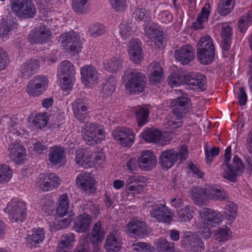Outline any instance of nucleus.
Wrapping results in <instances>:
<instances>
[{
  "label": "nucleus",
  "instance_id": "nucleus-32",
  "mask_svg": "<svg viewBox=\"0 0 252 252\" xmlns=\"http://www.w3.org/2000/svg\"><path fill=\"white\" fill-rule=\"evenodd\" d=\"M91 156V151L87 148L79 149L76 151V162L80 166L86 167L88 165L91 166L92 160Z\"/></svg>",
  "mask_w": 252,
  "mask_h": 252
},
{
  "label": "nucleus",
  "instance_id": "nucleus-56",
  "mask_svg": "<svg viewBox=\"0 0 252 252\" xmlns=\"http://www.w3.org/2000/svg\"><path fill=\"white\" fill-rule=\"evenodd\" d=\"M89 32L94 37L103 34L105 32L103 26L99 24L92 25L89 27Z\"/></svg>",
  "mask_w": 252,
  "mask_h": 252
},
{
  "label": "nucleus",
  "instance_id": "nucleus-44",
  "mask_svg": "<svg viewBox=\"0 0 252 252\" xmlns=\"http://www.w3.org/2000/svg\"><path fill=\"white\" fill-rule=\"evenodd\" d=\"M89 0H73L72 9L78 13H85L89 8Z\"/></svg>",
  "mask_w": 252,
  "mask_h": 252
},
{
  "label": "nucleus",
  "instance_id": "nucleus-38",
  "mask_svg": "<svg viewBox=\"0 0 252 252\" xmlns=\"http://www.w3.org/2000/svg\"><path fill=\"white\" fill-rule=\"evenodd\" d=\"M137 125L139 127L144 126L148 121L149 112L146 107H138L134 111Z\"/></svg>",
  "mask_w": 252,
  "mask_h": 252
},
{
  "label": "nucleus",
  "instance_id": "nucleus-24",
  "mask_svg": "<svg viewBox=\"0 0 252 252\" xmlns=\"http://www.w3.org/2000/svg\"><path fill=\"white\" fill-rule=\"evenodd\" d=\"M76 183L78 187L90 193H94L96 190L94 180L89 173L84 172L80 173L76 178Z\"/></svg>",
  "mask_w": 252,
  "mask_h": 252
},
{
  "label": "nucleus",
  "instance_id": "nucleus-57",
  "mask_svg": "<svg viewBox=\"0 0 252 252\" xmlns=\"http://www.w3.org/2000/svg\"><path fill=\"white\" fill-rule=\"evenodd\" d=\"M74 77L60 76L61 86L63 91L71 89L72 87V80Z\"/></svg>",
  "mask_w": 252,
  "mask_h": 252
},
{
  "label": "nucleus",
  "instance_id": "nucleus-52",
  "mask_svg": "<svg viewBox=\"0 0 252 252\" xmlns=\"http://www.w3.org/2000/svg\"><path fill=\"white\" fill-rule=\"evenodd\" d=\"M72 220L73 219L70 217L63 219V217L58 216V218L55 220L54 222L55 229L60 230L66 228L71 223Z\"/></svg>",
  "mask_w": 252,
  "mask_h": 252
},
{
  "label": "nucleus",
  "instance_id": "nucleus-45",
  "mask_svg": "<svg viewBox=\"0 0 252 252\" xmlns=\"http://www.w3.org/2000/svg\"><path fill=\"white\" fill-rule=\"evenodd\" d=\"M116 80L113 77H109L104 83L102 88V93L105 96L112 94L115 90Z\"/></svg>",
  "mask_w": 252,
  "mask_h": 252
},
{
  "label": "nucleus",
  "instance_id": "nucleus-27",
  "mask_svg": "<svg viewBox=\"0 0 252 252\" xmlns=\"http://www.w3.org/2000/svg\"><path fill=\"white\" fill-rule=\"evenodd\" d=\"M39 61L32 59L23 63L20 68L21 76L24 78H29L35 74L39 68Z\"/></svg>",
  "mask_w": 252,
  "mask_h": 252
},
{
  "label": "nucleus",
  "instance_id": "nucleus-29",
  "mask_svg": "<svg viewBox=\"0 0 252 252\" xmlns=\"http://www.w3.org/2000/svg\"><path fill=\"white\" fill-rule=\"evenodd\" d=\"M92 223L91 217L87 214L79 215L74 223V229L78 233H82L89 229Z\"/></svg>",
  "mask_w": 252,
  "mask_h": 252
},
{
  "label": "nucleus",
  "instance_id": "nucleus-46",
  "mask_svg": "<svg viewBox=\"0 0 252 252\" xmlns=\"http://www.w3.org/2000/svg\"><path fill=\"white\" fill-rule=\"evenodd\" d=\"M234 4L224 0H220L218 3L217 11L221 16L229 14L233 10Z\"/></svg>",
  "mask_w": 252,
  "mask_h": 252
},
{
  "label": "nucleus",
  "instance_id": "nucleus-37",
  "mask_svg": "<svg viewBox=\"0 0 252 252\" xmlns=\"http://www.w3.org/2000/svg\"><path fill=\"white\" fill-rule=\"evenodd\" d=\"M59 76L74 77L75 70L73 65L68 61H63L58 70Z\"/></svg>",
  "mask_w": 252,
  "mask_h": 252
},
{
  "label": "nucleus",
  "instance_id": "nucleus-22",
  "mask_svg": "<svg viewBox=\"0 0 252 252\" xmlns=\"http://www.w3.org/2000/svg\"><path fill=\"white\" fill-rule=\"evenodd\" d=\"M174 55L176 59L182 64H188L194 58V50L190 45H184L176 50Z\"/></svg>",
  "mask_w": 252,
  "mask_h": 252
},
{
  "label": "nucleus",
  "instance_id": "nucleus-49",
  "mask_svg": "<svg viewBox=\"0 0 252 252\" xmlns=\"http://www.w3.org/2000/svg\"><path fill=\"white\" fill-rule=\"evenodd\" d=\"M75 242V235L72 233H68L62 235L59 244L70 249L74 246Z\"/></svg>",
  "mask_w": 252,
  "mask_h": 252
},
{
  "label": "nucleus",
  "instance_id": "nucleus-36",
  "mask_svg": "<svg viewBox=\"0 0 252 252\" xmlns=\"http://www.w3.org/2000/svg\"><path fill=\"white\" fill-rule=\"evenodd\" d=\"M59 204L57 208L56 212L58 216L63 217L68 213L69 208V202L68 196L63 194L60 196Z\"/></svg>",
  "mask_w": 252,
  "mask_h": 252
},
{
  "label": "nucleus",
  "instance_id": "nucleus-10",
  "mask_svg": "<svg viewBox=\"0 0 252 252\" xmlns=\"http://www.w3.org/2000/svg\"><path fill=\"white\" fill-rule=\"evenodd\" d=\"M52 35V32L44 25L35 27L30 32L29 42L32 44H43L48 41Z\"/></svg>",
  "mask_w": 252,
  "mask_h": 252
},
{
  "label": "nucleus",
  "instance_id": "nucleus-33",
  "mask_svg": "<svg viewBox=\"0 0 252 252\" xmlns=\"http://www.w3.org/2000/svg\"><path fill=\"white\" fill-rule=\"evenodd\" d=\"M223 209V217L228 221V224H231L237 216V205L233 202L227 201Z\"/></svg>",
  "mask_w": 252,
  "mask_h": 252
},
{
  "label": "nucleus",
  "instance_id": "nucleus-60",
  "mask_svg": "<svg viewBox=\"0 0 252 252\" xmlns=\"http://www.w3.org/2000/svg\"><path fill=\"white\" fill-rule=\"evenodd\" d=\"M210 5L209 3L205 4L200 14L197 16L198 20L206 21L210 13Z\"/></svg>",
  "mask_w": 252,
  "mask_h": 252
},
{
  "label": "nucleus",
  "instance_id": "nucleus-16",
  "mask_svg": "<svg viewBox=\"0 0 252 252\" xmlns=\"http://www.w3.org/2000/svg\"><path fill=\"white\" fill-rule=\"evenodd\" d=\"M185 79L187 84L191 89L202 91L206 88V77L200 73L190 72L185 75Z\"/></svg>",
  "mask_w": 252,
  "mask_h": 252
},
{
  "label": "nucleus",
  "instance_id": "nucleus-20",
  "mask_svg": "<svg viewBox=\"0 0 252 252\" xmlns=\"http://www.w3.org/2000/svg\"><path fill=\"white\" fill-rule=\"evenodd\" d=\"M126 233L135 236L144 237L149 233L145 223L138 220H131L126 225Z\"/></svg>",
  "mask_w": 252,
  "mask_h": 252
},
{
  "label": "nucleus",
  "instance_id": "nucleus-8",
  "mask_svg": "<svg viewBox=\"0 0 252 252\" xmlns=\"http://www.w3.org/2000/svg\"><path fill=\"white\" fill-rule=\"evenodd\" d=\"M6 209L12 222H22L26 218V203L23 201H11L8 203Z\"/></svg>",
  "mask_w": 252,
  "mask_h": 252
},
{
  "label": "nucleus",
  "instance_id": "nucleus-35",
  "mask_svg": "<svg viewBox=\"0 0 252 252\" xmlns=\"http://www.w3.org/2000/svg\"><path fill=\"white\" fill-rule=\"evenodd\" d=\"M45 238V231L41 228H34L32 231V234L28 235L27 243L31 246L42 242Z\"/></svg>",
  "mask_w": 252,
  "mask_h": 252
},
{
  "label": "nucleus",
  "instance_id": "nucleus-12",
  "mask_svg": "<svg viewBox=\"0 0 252 252\" xmlns=\"http://www.w3.org/2000/svg\"><path fill=\"white\" fill-rule=\"evenodd\" d=\"M80 72L82 82L85 86L90 87L98 82L100 74L94 66L85 65L81 68Z\"/></svg>",
  "mask_w": 252,
  "mask_h": 252
},
{
  "label": "nucleus",
  "instance_id": "nucleus-21",
  "mask_svg": "<svg viewBox=\"0 0 252 252\" xmlns=\"http://www.w3.org/2000/svg\"><path fill=\"white\" fill-rule=\"evenodd\" d=\"M182 239V246L189 249V252H201L204 249L202 240L191 234L186 235Z\"/></svg>",
  "mask_w": 252,
  "mask_h": 252
},
{
  "label": "nucleus",
  "instance_id": "nucleus-54",
  "mask_svg": "<svg viewBox=\"0 0 252 252\" xmlns=\"http://www.w3.org/2000/svg\"><path fill=\"white\" fill-rule=\"evenodd\" d=\"M109 2L113 8L117 12H122L127 7L126 0H111Z\"/></svg>",
  "mask_w": 252,
  "mask_h": 252
},
{
  "label": "nucleus",
  "instance_id": "nucleus-61",
  "mask_svg": "<svg viewBox=\"0 0 252 252\" xmlns=\"http://www.w3.org/2000/svg\"><path fill=\"white\" fill-rule=\"evenodd\" d=\"M132 28L126 24H121L120 33L124 39H127L131 34Z\"/></svg>",
  "mask_w": 252,
  "mask_h": 252
},
{
  "label": "nucleus",
  "instance_id": "nucleus-43",
  "mask_svg": "<svg viewBox=\"0 0 252 252\" xmlns=\"http://www.w3.org/2000/svg\"><path fill=\"white\" fill-rule=\"evenodd\" d=\"M122 63L123 61L121 58L113 57L104 64V68L109 72H116L122 69Z\"/></svg>",
  "mask_w": 252,
  "mask_h": 252
},
{
  "label": "nucleus",
  "instance_id": "nucleus-2",
  "mask_svg": "<svg viewBox=\"0 0 252 252\" xmlns=\"http://www.w3.org/2000/svg\"><path fill=\"white\" fill-rule=\"evenodd\" d=\"M215 48L213 39L209 36L202 37L198 41L197 57L200 63L204 65L212 63L215 58Z\"/></svg>",
  "mask_w": 252,
  "mask_h": 252
},
{
  "label": "nucleus",
  "instance_id": "nucleus-7",
  "mask_svg": "<svg viewBox=\"0 0 252 252\" xmlns=\"http://www.w3.org/2000/svg\"><path fill=\"white\" fill-rule=\"evenodd\" d=\"M11 7L19 17L32 18L36 13V7L32 0H11Z\"/></svg>",
  "mask_w": 252,
  "mask_h": 252
},
{
  "label": "nucleus",
  "instance_id": "nucleus-26",
  "mask_svg": "<svg viewBox=\"0 0 252 252\" xmlns=\"http://www.w3.org/2000/svg\"><path fill=\"white\" fill-rule=\"evenodd\" d=\"M221 38L222 39L220 46L222 49V55L225 58L228 57L229 51L231 44V39L232 36V29L227 26L222 27L220 33Z\"/></svg>",
  "mask_w": 252,
  "mask_h": 252
},
{
  "label": "nucleus",
  "instance_id": "nucleus-15",
  "mask_svg": "<svg viewBox=\"0 0 252 252\" xmlns=\"http://www.w3.org/2000/svg\"><path fill=\"white\" fill-rule=\"evenodd\" d=\"M87 236H88L87 239L88 246L90 247L91 245H92L94 248H97L98 245L101 243L105 236L104 232L101 229V224L99 221L94 223L91 233L84 235L82 239L86 238Z\"/></svg>",
  "mask_w": 252,
  "mask_h": 252
},
{
  "label": "nucleus",
  "instance_id": "nucleus-1",
  "mask_svg": "<svg viewBox=\"0 0 252 252\" xmlns=\"http://www.w3.org/2000/svg\"><path fill=\"white\" fill-rule=\"evenodd\" d=\"M231 147L228 146L225 150L224 155V162L222 167L225 166L226 169H224L222 174L223 178L226 179L231 182H235L236 176L241 175L244 172V166L241 160L236 155L233 158V165L231 166L229 163L231 159Z\"/></svg>",
  "mask_w": 252,
  "mask_h": 252
},
{
  "label": "nucleus",
  "instance_id": "nucleus-5",
  "mask_svg": "<svg viewBox=\"0 0 252 252\" xmlns=\"http://www.w3.org/2000/svg\"><path fill=\"white\" fill-rule=\"evenodd\" d=\"M147 207H151L150 216L158 222L169 224L173 218V213L171 209L162 203L156 204L148 202Z\"/></svg>",
  "mask_w": 252,
  "mask_h": 252
},
{
  "label": "nucleus",
  "instance_id": "nucleus-63",
  "mask_svg": "<svg viewBox=\"0 0 252 252\" xmlns=\"http://www.w3.org/2000/svg\"><path fill=\"white\" fill-rule=\"evenodd\" d=\"M198 232L204 239H208L211 235V231L205 223H203L198 227Z\"/></svg>",
  "mask_w": 252,
  "mask_h": 252
},
{
  "label": "nucleus",
  "instance_id": "nucleus-59",
  "mask_svg": "<svg viewBox=\"0 0 252 252\" xmlns=\"http://www.w3.org/2000/svg\"><path fill=\"white\" fill-rule=\"evenodd\" d=\"M46 178H49L48 182L49 184V189L57 188L60 184L59 177L54 173L46 174Z\"/></svg>",
  "mask_w": 252,
  "mask_h": 252
},
{
  "label": "nucleus",
  "instance_id": "nucleus-58",
  "mask_svg": "<svg viewBox=\"0 0 252 252\" xmlns=\"http://www.w3.org/2000/svg\"><path fill=\"white\" fill-rule=\"evenodd\" d=\"M12 30V25L10 23L7 21L2 22L0 24V38L8 36Z\"/></svg>",
  "mask_w": 252,
  "mask_h": 252
},
{
  "label": "nucleus",
  "instance_id": "nucleus-30",
  "mask_svg": "<svg viewBox=\"0 0 252 252\" xmlns=\"http://www.w3.org/2000/svg\"><path fill=\"white\" fill-rule=\"evenodd\" d=\"M200 215L201 218L211 226H214L220 220V216L218 212L210 208H202L200 211Z\"/></svg>",
  "mask_w": 252,
  "mask_h": 252
},
{
  "label": "nucleus",
  "instance_id": "nucleus-48",
  "mask_svg": "<svg viewBox=\"0 0 252 252\" xmlns=\"http://www.w3.org/2000/svg\"><path fill=\"white\" fill-rule=\"evenodd\" d=\"M48 121L47 113H39L36 115L32 123L35 126L41 129L47 126Z\"/></svg>",
  "mask_w": 252,
  "mask_h": 252
},
{
  "label": "nucleus",
  "instance_id": "nucleus-50",
  "mask_svg": "<svg viewBox=\"0 0 252 252\" xmlns=\"http://www.w3.org/2000/svg\"><path fill=\"white\" fill-rule=\"evenodd\" d=\"M133 17L138 21H149L150 19V12L145 8H137L133 13Z\"/></svg>",
  "mask_w": 252,
  "mask_h": 252
},
{
  "label": "nucleus",
  "instance_id": "nucleus-42",
  "mask_svg": "<svg viewBox=\"0 0 252 252\" xmlns=\"http://www.w3.org/2000/svg\"><path fill=\"white\" fill-rule=\"evenodd\" d=\"M157 69L158 70H153L152 65H148V71L150 74L149 81L154 84H156L159 82L163 74L162 68L160 64H158Z\"/></svg>",
  "mask_w": 252,
  "mask_h": 252
},
{
  "label": "nucleus",
  "instance_id": "nucleus-40",
  "mask_svg": "<svg viewBox=\"0 0 252 252\" xmlns=\"http://www.w3.org/2000/svg\"><path fill=\"white\" fill-rule=\"evenodd\" d=\"M156 249L159 252H175L174 244L169 242L165 239L159 238L157 240L155 244Z\"/></svg>",
  "mask_w": 252,
  "mask_h": 252
},
{
  "label": "nucleus",
  "instance_id": "nucleus-13",
  "mask_svg": "<svg viewBox=\"0 0 252 252\" xmlns=\"http://www.w3.org/2000/svg\"><path fill=\"white\" fill-rule=\"evenodd\" d=\"M62 44L65 46L66 49H69V53L71 55L78 53L82 48L81 44L77 35L74 33L66 32L62 34L60 36Z\"/></svg>",
  "mask_w": 252,
  "mask_h": 252
},
{
  "label": "nucleus",
  "instance_id": "nucleus-47",
  "mask_svg": "<svg viewBox=\"0 0 252 252\" xmlns=\"http://www.w3.org/2000/svg\"><path fill=\"white\" fill-rule=\"evenodd\" d=\"M12 176V170L5 164H0V184L8 182Z\"/></svg>",
  "mask_w": 252,
  "mask_h": 252
},
{
  "label": "nucleus",
  "instance_id": "nucleus-28",
  "mask_svg": "<svg viewBox=\"0 0 252 252\" xmlns=\"http://www.w3.org/2000/svg\"><path fill=\"white\" fill-rule=\"evenodd\" d=\"M65 158V152L62 146H55L50 148L48 160L53 165L61 163Z\"/></svg>",
  "mask_w": 252,
  "mask_h": 252
},
{
  "label": "nucleus",
  "instance_id": "nucleus-6",
  "mask_svg": "<svg viewBox=\"0 0 252 252\" xmlns=\"http://www.w3.org/2000/svg\"><path fill=\"white\" fill-rule=\"evenodd\" d=\"M82 137L89 145L100 143L105 137L104 131L94 123H86L82 129Z\"/></svg>",
  "mask_w": 252,
  "mask_h": 252
},
{
  "label": "nucleus",
  "instance_id": "nucleus-19",
  "mask_svg": "<svg viewBox=\"0 0 252 252\" xmlns=\"http://www.w3.org/2000/svg\"><path fill=\"white\" fill-rule=\"evenodd\" d=\"M157 163L156 156L149 150L143 151L138 160L139 167L144 171H149L154 168Z\"/></svg>",
  "mask_w": 252,
  "mask_h": 252
},
{
  "label": "nucleus",
  "instance_id": "nucleus-41",
  "mask_svg": "<svg viewBox=\"0 0 252 252\" xmlns=\"http://www.w3.org/2000/svg\"><path fill=\"white\" fill-rule=\"evenodd\" d=\"M177 211L178 212V219L182 222L189 221L193 217L194 211L192 207L189 206H184Z\"/></svg>",
  "mask_w": 252,
  "mask_h": 252
},
{
  "label": "nucleus",
  "instance_id": "nucleus-9",
  "mask_svg": "<svg viewBox=\"0 0 252 252\" xmlns=\"http://www.w3.org/2000/svg\"><path fill=\"white\" fill-rule=\"evenodd\" d=\"M48 83V79L45 76H35L28 82L26 91L30 95L38 96L46 91Z\"/></svg>",
  "mask_w": 252,
  "mask_h": 252
},
{
  "label": "nucleus",
  "instance_id": "nucleus-17",
  "mask_svg": "<svg viewBox=\"0 0 252 252\" xmlns=\"http://www.w3.org/2000/svg\"><path fill=\"white\" fill-rule=\"evenodd\" d=\"M141 42L137 38L132 39L128 44L127 52L131 61L139 63L143 59Z\"/></svg>",
  "mask_w": 252,
  "mask_h": 252
},
{
  "label": "nucleus",
  "instance_id": "nucleus-25",
  "mask_svg": "<svg viewBox=\"0 0 252 252\" xmlns=\"http://www.w3.org/2000/svg\"><path fill=\"white\" fill-rule=\"evenodd\" d=\"M144 29L147 36L153 40L155 44L158 45L162 44L164 41L163 35L157 24L150 23L145 26Z\"/></svg>",
  "mask_w": 252,
  "mask_h": 252
},
{
  "label": "nucleus",
  "instance_id": "nucleus-64",
  "mask_svg": "<svg viewBox=\"0 0 252 252\" xmlns=\"http://www.w3.org/2000/svg\"><path fill=\"white\" fill-rule=\"evenodd\" d=\"M88 236L84 239H82L80 245L76 247L74 252H90V248L88 246L87 239Z\"/></svg>",
  "mask_w": 252,
  "mask_h": 252
},
{
  "label": "nucleus",
  "instance_id": "nucleus-62",
  "mask_svg": "<svg viewBox=\"0 0 252 252\" xmlns=\"http://www.w3.org/2000/svg\"><path fill=\"white\" fill-rule=\"evenodd\" d=\"M229 231L227 228H219L217 230L216 240L219 242L224 241L228 239Z\"/></svg>",
  "mask_w": 252,
  "mask_h": 252
},
{
  "label": "nucleus",
  "instance_id": "nucleus-3",
  "mask_svg": "<svg viewBox=\"0 0 252 252\" xmlns=\"http://www.w3.org/2000/svg\"><path fill=\"white\" fill-rule=\"evenodd\" d=\"M123 77L128 79L126 89L131 93L139 94L144 91L147 83L144 74L130 69L125 72Z\"/></svg>",
  "mask_w": 252,
  "mask_h": 252
},
{
  "label": "nucleus",
  "instance_id": "nucleus-4",
  "mask_svg": "<svg viewBox=\"0 0 252 252\" xmlns=\"http://www.w3.org/2000/svg\"><path fill=\"white\" fill-rule=\"evenodd\" d=\"M188 150L186 147H182L179 152L174 149L163 151L159 157V163L162 168L170 169L179 158L181 162L185 160L188 157Z\"/></svg>",
  "mask_w": 252,
  "mask_h": 252
},
{
  "label": "nucleus",
  "instance_id": "nucleus-55",
  "mask_svg": "<svg viewBox=\"0 0 252 252\" xmlns=\"http://www.w3.org/2000/svg\"><path fill=\"white\" fill-rule=\"evenodd\" d=\"M48 179L46 178V174H40L36 181V186L42 191H48L49 190V184L48 182Z\"/></svg>",
  "mask_w": 252,
  "mask_h": 252
},
{
  "label": "nucleus",
  "instance_id": "nucleus-39",
  "mask_svg": "<svg viewBox=\"0 0 252 252\" xmlns=\"http://www.w3.org/2000/svg\"><path fill=\"white\" fill-rule=\"evenodd\" d=\"M142 136L146 142L157 143L161 140V132L158 129H148L143 131Z\"/></svg>",
  "mask_w": 252,
  "mask_h": 252
},
{
  "label": "nucleus",
  "instance_id": "nucleus-51",
  "mask_svg": "<svg viewBox=\"0 0 252 252\" xmlns=\"http://www.w3.org/2000/svg\"><path fill=\"white\" fill-rule=\"evenodd\" d=\"M173 106H175L182 110L186 111L189 108L190 103V100L187 97H179L173 100L172 102Z\"/></svg>",
  "mask_w": 252,
  "mask_h": 252
},
{
  "label": "nucleus",
  "instance_id": "nucleus-14",
  "mask_svg": "<svg viewBox=\"0 0 252 252\" xmlns=\"http://www.w3.org/2000/svg\"><path fill=\"white\" fill-rule=\"evenodd\" d=\"M123 244L121 233L116 230L110 232L105 240L104 248L108 252H118Z\"/></svg>",
  "mask_w": 252,
  "mask_h": 252
},
{
  "label": "nucleus",
  "instance_id": "nucleus-23",
  "mask_svg": "<svg viewBox=\"0 0 252 252\" xmlns=\"http://www.w3.org/2000/svg\"><path fill=\"white\" fill-rule=\"evenodd\" d=\"M209 185L205 187L194 186L191 192V198L194 203L198 206H202L206 204L207 201L210 199L209 198Z\"/></svg>",
  "mask_w": 252,
  "mask_h": 252
},
{
  "label": "nucleus",
  "instance_id": "nucleus-53",
  "mask_svg": "<svg viewBox=\"0 0 252 252\" xmlns=\"http://www.w3.org/2000/svg\"><path fill=\"white\" fill-rule=\"evenodd\" d=\"M183 77L178 73H172L167 78V82L171 87L181 85L183 82Z\"/></svg>",
  "mask_w": 252,
  "mask_h": 252
},
{
  "label": "nucleus",
  "instance_id": "nucleus-11",
  "mask_svg": "<svg viewBox=\"0 0 252 252\" xmlns=\"http://www.w3.org/2000/svg\"><path fill=\"white\" fill-rule=\"evenodd\" d=\"M117 143L124 147H130L134 142V134L132 130L125 127H118L112 132Z\"/></svg>",
  "mask_w": 252,
  "mask_h": 252
},
{
  "label": "nucleus",
  "instance_id": "nucleus-31",
  "mask_svg": "<svg viewBox=\"0 0 252 252\" xmlns=\"http://www.w3.org/2000/svg\"><path fill=\"white\" fill-rule=\"evenodd\" d=\"M72 109L75 117L80 122H84L88 117V107L80 100H76L73 103Z\"/></svg>",
  "mask_w": 252,
  "mask_h": 252
},
{
  "label": "nucleus",
  "instance_id": "nucleus-34",
  "mask_svg": "<svg viewBox=\"0 0 252 252\" xmlns=\"http://www.w3.org/2000/svg\"><path fill=\"white\" fill-rule=\"evenodd\" d=\"M209 198L210 199L223 201L229 198V194L224 189L217 188L215 185H209Z\"/></svg>",
  "mask_w": 252,
  "mask_h": 252
},
{
  "label": "nucleus",
  "instance_id": "nucleus-18",
  "mask_svg": "<svg viewBox=\"0 0 252 252\" xmlns=\"http://www.w3.org/2000/svg\"><path fill=\"white\" fill-rule=\"evenodd\" d=\"M8 152L9 158L14 163L18 164L24 163L27 154L24 146L19 143H12L8 147Z\"/></svg>",
  "mask_w": 252,
  "mask_h": 252
}]
</instances>
